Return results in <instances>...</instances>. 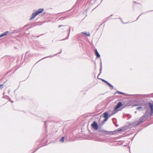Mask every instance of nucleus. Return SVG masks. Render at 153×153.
Here are the masks:
<instances>
[{
    "instance_id": "obj_25",
    "label": "nucleus",
    "mask_w": 153,
    "mask_h": 153,
    "mask_svg": "<svg viewBox=\"0 0 153 153\" xmlns=\"http://www.w3.org/2000/svg\"><path fill=\"white\" fill-rule=\"evenodd\" d=\"M70 27L69 31H70Z\"/></svg>"
},
{
    "instance_id": "obj_10",
    "label": "nucleus",
    "mask_w": 153,
    "mask_h": 153,
    "mask_svg": "<svg viewBox=\"0 0 153 153\" xmlns=\"http://www.w3.org/2000/svg\"><path fill=\"white\" fill-rule=\"evenodd\" d=\"M62 27V30H65L66 29V26L62 25H60L59 26V27Z\"/></svg>"
},
{
    "instance_id": "obj_18",
    "label": "nucleus",
    "mask_w": 153,
    "mask_h": 153,
    "mask_svg": "<svg viewBox=\"0 0 153 153\" xmlns=\"http://www.w3.org/2000/svg\"><path fill=\"white\" fill-rule=\"evenodd\" d=\"M83 33V34H85V35H87V36H90V34H89L88 35L86 33V32H85V33Z\"/></svg>"
},
{
    "instance_id": "obj_2",
    "label": "nucleus",
    "mask_w": 153,
    "mask_h": 153,
    "mask_svg": "<svg viewBox=\"0 0 153 153\" xmlns=\"http://www.w3.org/2000/svg\"><path fill=\"white\" fill-rule=\"evenodd\" d=\"M146 116L143 115L142 117H140L139 120V122L134 124L135 126H137L139 125L141 123L143 122L146 119Z\"/></svg>"
},
{
    "instance_id": "obj_15",
    "label": "nucleus",
    "mask_w": 153,
    "mask_h": 153,
    "mask_svg": "<svg viewBox=\"0 0 153 153\" xmlns=\"http://www.w3.org/2000/svg\"><path fill=\"white\" fill-rule=\"evenodd\" d=\"M3 88V85L0 84V89H2Z\"/></svg>"
},
{
    "instance_id": "obj_21",
    "label": "nucleus",
    "mask_w": 153,
    "mask_h": 153,
    "mask_svg": "<svg viewBox=\"0 0 153 153\" xmlns=\"http://www.w3.org/2000/svg\"><path fill=\"white\" fill-rule=\"evenodd\" d=\"M49 57V56H47V57H45L43 58L42 59H45V58H47V57Z\"/></svg>"
},
{
    "instance_id": "obj_11",
    "label": "nucleus",
    "mask_w": 153,
    "mask_h": 153,
    "mask_svg": "<svg viewBox=\"0 0 153 153\" xmlns=\"http://www.w3.org/2000/svg\"><path fill=\"white\" fill-rule=\"evenodd\" d=\"M107 85L108 86H109V87H111V89H113V85H112L111 84H110L108 82Z\"/></svg>"
},
{
    "instance_id": "obj_12",
    "label": "nucleus",
    "mask_w": 153,
    "mask_h": 153,
    "mask_svg": "<svg viewBox=\"0 0 153 153\" xmlns=\"http://www.w3.org/2000/svg\"><path fill=\"white\" fill-rule=\"evenodd\" d=\"M64 137H63L62 138L59 140V141L61 142H63L64 141Z\"/></svg>"
},
{
    "instance_id": "obj_19",
    "label": "nucleus",
    "mask_w": 153,
    "mask_h": 153,
    "mask_svg": "<svg viewBox=\"0 0 153 153\" xmlns=\"http://www.w3.org/2000/svg\"><path fill=\"white\" fill-rule=\"evenodd\" d=\"M101 70H102V66H101V67H100V74H99L98 76L101 73Z\"/></svg>"
},
{
    "instance_id": "obj_17",
    "label": "nucleus",
    "mask_w": 153,
    "mask_h": 153,
    "mask_svg": "<svg viewBox=\"0 0 153 153\" xmlns=\"http://www.w3.org/2000/svg\"><path fill=\"white\" fill-rule=\"evenodd\" d=\"M142 108L141 107H138L136 108V109L137 110L139 109L140 108Z\"/></svg>"
},
{
    "instance_id": "obj_16",
    "label": "nucleus",
    "mask_w": 153,
    "mask_h": 153,
    "mask_svg": "<svg viewBox=\"0 0 153 153\" xmlns=\"http://www.w3.org/2000/svg\"><path fill=\"white\" fill-rule=\"evenodd\" d=\"M153 113V110H151V112H150V115L151 116H152V114Z\"/></svg>"
},
{
    "instance_id": "obj_7",
    "label": "nucleus",
    "mask_w": 153,
    "mask_h": 153,
    "mask_svg": "<svg viewBox=\"0 0 153 153\" xmlns=\"http://www.w3.org/2000/svg\"><path fill=\"white\" fill-rule=\"evenodd\" d=\"M100 132H108L110 134H113V132L112 131H109V132H107V131L104 130H100Z\"/></svg>"
},
{
    "instance_id": "obj_1",
    "label": "nucleus",
    "mask_w": 153,
    "mask_h": 153,
    "mask_svg": "<svg viewBox=\"0 0 153 153\" xmlns=\"http://www.w3.org/2000/svg\"><path fill=\"white\" fill-rule=\"evenodd\" d=\"M44 10L43 8H39L36 11L32 13L30 19L31 20L33 19L37 15L42 12Z\"/></svg>"
},
{
    "instance_id": "obj_27",
    "label": "nucleus",
    "mask_w": 153,
    "mask_h": 153,
    "mask_svg": "<svg viewBox=\"0 0 153 153\" xmlns=\"http://www.w3.org/2000/svg\"><path fill=\"white\" fill-rule=\"evenodd\" d=\"M138 18H139V17H138V18H137V19H138Z\"/></svg>"
},
{
    "instance_id": "obj_6",
    "label": "nucleus",
    "mask_w": 153,
    "mask_h": 153,
    "mask_svg": "<svg viewBox=\"0 0 153 153\" xmlns=\"http://www.w3.org/2000/svg\"><path fill=\"white\" fill-rule=\"evenodd\" d=\"M95 53L97 57V58H99L100 57V55L99 53H98V52L97 51V49H95Z\"/></svg>"
},
{
    "instance_id": "obj_14",
    "label": "nucleus",
    "mask_w": 153,
    "mask_h": 153,
    "mask_svg": "<svg viewBox=\"0 0 153 153\" xmlns=\"http://www.w3.org/2000/svg\"><path fill=\"white\" fill-rule=\"evenodd\" d=\"M102 80L104 82H105V83L107 84V83L108 82L107 81H106L103 79H102Z\"/></svg>"
},
{
    "instance_id": "obj_13",
    "label": "nucleus",
    "mask_w": 153,
    "mask_h": 153,
    "mask_svg": "<svg viewBox=\"0 0 153 153\" xmlns=\"http://www.w3.org/2000/svg\"><path fill=\"white\" fill-rule=\"evenodd\" d=\"M116 93H118L119 94H124L122 92H120V91H117L116 92Z\"/></svg>"
},
{
    "instance_id": "obj_9",
    "label": "nucleus",
    "mask_w": 153,
    "mask_h": 153,
    "mask_svg": "<svg viewBox=\"0 0 153 153\" xmlns=\"http://www.w3.org/2000/svg\"><path fill=\"white\" fill-rule=\"evenodd\" d=\"M149 105L151 108V110H153V104H152L151 103H149Z\"/></svg>"
},
{
    "instance_id": "obj_3",
    "label": "nucleus",
    "mask_w": 153,
    "mask_h": 153,
    "mask_svg": "<svg viewBox=\"0 0 153 153\" xmlns=\"http://www.w3.org/2000/svg\"><path fill=\"white\" fill-rule=\"evenodd\" d=\"M92 126L93 128L95 130H97L98 128L97 124L95 121H94L93 123L92 124Z\"/></svg>"
},
{
    "instance_id": "obj_22",
    "label": "nucleus",
    "mask_w": 153,
    "mask_h": 153,
    "mask_svg": "<svg viewBox=\"0 0 153 153\" xmlns=\"http://www.w3.org/2000/svg\"><path fill=\"white\" fill-rule=\"evenodd\" d=\"M122 130V129H118V131H121Z\"/></svg>"
},
{
    "instance_id": "obj_20",
    "label": "nucleus",
    "mask_w": 153,
    "mask_h": 153,
    "mask_svg": "<svg viewBox=\"0 0 153 153\" xmlns=\"http://www.w3.org/2000/svg\"><path fill=\"white\" fill-rule=\"evenodd\" d=\"M28 25H26L23 27V28H25Z\"/></svg>"
},
{
    "instance_id": "obj_4",
    "label": "nucleus",
    "mask_w": 153,
    "mask_h": 153,
    "mask_svg": "<svg viewBox=\"0 0 153 153\" xmlns=\"http://www.w3.org/2000/svg\"><path fill=\"white\" fill-rule=\"evenodd\" d=\"M108 113L107 112H105L103 114L104 116L103 117L105 118V120H104V121H107L108 118Z\"/></svg>"
},
{
    "instance_id": "obj_5",
    "label": "nucleus",
    "mask_w": 153,
    "mask_h": 153,
    "mask_svg": "<svg viewBox=\"0 0 153 153\" xmlns=\"http://www.w3.org/2000/svg\"><path fill=\"white\" fill-rule=\"evenodd\" d=\"M123 105L122 103L121 102H119L116 107L115 108L114 111H116L117 109L119 108L121 106H122Z\"/></svg>"
},
{
    "instance_id": "obj_26",
    "label": "nucleus",
    "mask_w": 153,
    "mask_h": 153,
    "mask_svg": "<svg viewBox=\"0 0 153 153\" xmlns=\"http://www.w3.org/2000/svg\"><path fill=\"white\" fill-rule=\"evenodd\" d=\"M115 112H113V114H114Z\"/></svg>"
},
{
    "instance_id": "obj_24",
    "label": "nucleus",
    "mask_w": 153,
    "mask_h": 153,
    "mask_svg": "<svg viewBox=\"0 0 153 153\" xmlns=\"http://www.w3.org/2000/svg\"><path fill=\"white\" fill-rule=\"evenodd\" d=\"M39 37V36H37V37Z\"/></svg>"
},
{
    "instance_id": "obj_28",
    "label": "nucleus",
    "mask_w": 153,
    "mask_h": 153,
    "mask_svg": "<svg viewBox=\"0 0 153 153\" xmlns=\"http://www.w3.org/2000/svg\"><path fill=\"white\" fill-rule=\"evenodd\" d=\"M136 112H136V111H135V113H136Z\"/></svg>"
},
{
    "instance_id": "obj_8",
    "label": "nucleus",
    "mask_w": 153,
    "mask_h": 153,
    "mask_svg": "<svg viewBox=\"0 0 153 153\" xmlns=\"http://www.w3.org/2000/svg\"><path fill=\"white\" fill-rule=\"evenodd\" d=\"M8 31H7L5 32L4 33H3L2 34L0 35V37H2L4 36H6L7 34V33H8Z\"/></svg>"
},
{
    "instance_id": "obj_23",
    "label": "nucleus",
    "mask_w": 153,
    "mask_h": 153,
    "mask_svg": "<svg viewBox=\"0 0 153 153\" xmlns=\"http://www.w3.org/2000/svg\"><path fill=\"white\" fill-rule=\"evenodd\" d=\"M137 105H133V106H137Z\"/></svg>"
}]
</instances>
